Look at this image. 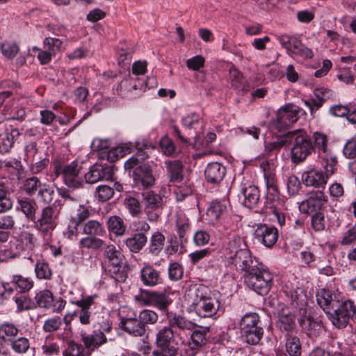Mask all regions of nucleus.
Segmentation results:
<instances>
[{
    "label": "nucleus",
    "instance_id": "47",
    "mask_svg": "<svg viewBox=\"0 0 356 356\" xmlns=\"http://www.w3.org/2000/svg\"><path fill=\"white\" fill-rule=\"evenodd\" d=\"M124 204L129 213L133 217H138L142 213V206L138 200L134 197H128L124 199Z\"/></svg>",
    "mask_w": 356,
    "mask_h": 356
},
{
    "label": "nucleus",
    "instance_id": "3",
    "mask_svg": "<svg viewBox=\"0 0 356 356\" xmlns=\"http://www.w3.org/2000/svg\"><path fill=\"white\" fill-rule=\"evenodd\" d=\"M167 175L176 188L174 193L178 202L183 201L193 194V183L184 175V165L179 160L165 162Z\"/></svg>",
    "mask_w": 356,
    "mask_h": 356
},
{
    "label": "nucleus",
    "instance_id": "21",
    "mask_svg": "<svg viewBox=\"0 0 356 356\" xmlns=\"http://www.w3.org/2000/svg\"><path fill=\"white\" fill-rule=\"evenodd\" d=\"M256 238L267 248H272L277 241L278 230L266 224L259 225L254 232Z\"/></svg>",
    "mask_w": 356,
    "mask_h": 356
},
{
    "label": "nucleus",
    "instance_id": "60",
    "mask_svg": "<svg viewBox=\"0 0 356 356\" xmlns=\"http://www.w3.org/2000/svg\"><path fill=\"white\" fill-rule=\"evenodd\" d=\"M43 44L47 50L55 55L57 51L60 50L63 42L58 38L48 37L44 38Z\"/></svg>",
    "mask_w": 356,
    "mask_h": 356
},
{
    "label": "nucleus",
    "instance_id": "14",
    "mask_svg": "<svg viewBox=\"0 0 356 356\" xmlns=\"http://www.w3.org/2000/svg\"><path fill=\"white\" fill-rule=\"evenodd\" d=\"M286 296L290 302L286 307H290L292 309L298 312L300 318L298 322L300 325L304 322L307 313V299L303 290L298 288L295 290L286 292Z\"/></svg>",
    "mask_w": 356,
    "mask_h": 356
},
{
    "label": "nucleus",
    "instance_id": "40",
    "mask_svg": "<svg viewBox=\"0 0 356 356\" xmlns=\"http://www.w3.org/2000/svg\"><path fill=\"white\" fill-rule=\"evenodd\" d=\"M66 345V348L63 351V356H87L83 344H80L74 340H69Z\"/></svg>",
    "mask_w": 356,
    "mask_h": 356
},
{
    "label": "nucleus",
    "instance_id": "54",
    "mask_svg": "<svg viewBox=\"0 0 356 356\" xmlns=\"http://www.w3.org/2000/svg\"><path fill=\"white\" fill-rule=\"evenodd\" d=\"M62 324L63 321L60 316H53L44 321L42 329L44 332H55L60 328Z\"/></svg>",
    "mask_w": 356,
    "mask_h": 356
},
{
    "label": "nucleus",
    "instance_id": "9",
    "mask_svg": "<svg viewBox=\"0 0 356 356\" xmlns=\"http://www.w3.org/2000/svg\"><path fill=\"white\" fill-rule=\"evenodd\" d=\"M82 166L74 161L69 164H58L54 168L56 177L63 176L65 184L69 188H78L83 186L84 181L80 172Z\"/></svg>",
    "mask_w": 356,
    "mask_h": 356
},
{
    "label": "nucleus",
    "instance_id": "41",
    "mask_svg": "<svg viewBox=\"0 0 356 356\" xmlns=\"http://www.w3.org/2000/svg\"><path fill=\"white\" fill-rule=\"evenodd\" d=\"M286 350L290 356H300L302 348L299 338L288 334L286 335Z\"/></svg>",
    "mask_w": 356,
    "mask_h": 356
},
{
    "label": "nucleus",
    "instance_id": "50",
    "mask_svg": "<svg viewBox=\"0 0 356 356\" xmlns=\"http://www.w3.org/2000/svg\"><path fill=\"white\" fill-rule=\"evenodd\" d=\"M169 326L177 327L180 330H189L191 328V322L186 320L184 316L177 315H168Z\"/></svg>",
    "mask_w": 356,
    "mask_h": 356
},
{
    "label": "nucleus",
    "instance_id": "11",
    "mask_svg": "<svg viewBox=\"0 0 356 356\" xmlns=\"http://www.w3.org/2000/svg\"><path fill=\"white\" fill-rule=\"evenodd\" d=\"M342 293L331 287L321 288L316 293L318 305L328 316L343 298Z\"/></svg>",
    "mask_w": 356,
    "mask_h": 356
},
{
    "label": "nucleus",
    "instance_id": "12",
    "mask_svg": "<svg viewBox=\"0 0 356 356\" xmlns=\"http://www.w3.org/2000/svg\"><path fill=\"white\" fill-rule=\"evenodd\" d=\"M300 111L298 106L292 104L280 108L276 120L272 122V127L280 132L289 129L298 120Z\"/></svg>",
    "mask_w": 356,
    "mask_h": 356
},
{
    "label": "nucleus",
    "instance_id": "63",
    "mask_svg": "<svg viewBox=\"0 0 356 356\" xmlns=\"http://www.w3.org/2000/svg\"><path fill=\"white\" fill-rule=\"evenodd\" d=\"M1 52L8 58H14L19 51L18 45L13 42H5L1 45Z\"/></svg>",
    "mask_w": 356,
    "mask_h": 356
},
{
    "label": "nucleus",
    "instance_id": "30",
    "mask_svg": "<svg viewBox=\"0 0 356 356\" xmlns=\"http://www.w3.org/2000/svg\"><path fill=\"white\" fill-rule=\"evenodd\" d=\"M165 236L160 231L153 232L149 238L148 252L154 256H159L164 248Z\"/></svg>",
    "mask_w": 356,
    "mask_h": 356
},
{
    "label": "nucleus",
    "instance_id": "6",
    "mask_svg": "<svg viewBox=\"0 0 356 356\" xmlns=\"http://www.w3.org/2000/svg\"><path fill=\"white\" fill-rule=\"evenodd\" d=\"M156 345L159 348L153 352L154 356H177L178 343L175 332L170 326H163L159 329L156 334Z\"/></svg>",
    "mask_w": 356,
    "mask_h": 356
},
{
    "label": "nucleus",
    "instance_id": "58",
    "mask_svg": "<svg viewBox=\"0 0 356 356\" xmlns=\"http://www.w3.org/2000/svg\"><path fill=\"white\" fill-rule=\"evenodd\" d=\"M27 163L30 164L31 171L33 174H37L41 172L47 167L49 159L43 157L42 155H38V158Z\"/></svg>",
    "mask_w": 356,
    "mask_h": 356
},
{
    "label": "nucleus",
    "instance_id": "4",
    "mask_svg": "<svg viewBox=\"0 0 356 356\" xmlns=\"http://www.w3.org/2000/svg\"><path fill=\"white\" fill-rule=\"evenodd\" d=\"M289 144L292 145L291 159L293 163L305 161L314 150L310 136L301 129L287 132Z\"/></svg>",
    "mask_w": 356,
    "mask_h": 356
},
{
    "label": "nucleus",
    "instance_id": "15",
    "mask_svg": "<svg viewBox=\"0 0 356 356\" xmlns=\"http://www.w3.org/2000/svg\"><path fill=\"white\" fill-rule=\"evenodd\" d=\"M298 312L292 309L290 307H284L278 312V320L276 323L277 327L282 332H293L296 328V320Z\"/></svg>",
    "mask_w": 356,
    "mask_h": 356
},
{
    "label": "nucleus",
    "instance_id": "2",
    "mask_svg": "<svg viewBox=\"0 0 356 356\" xmlns=\"http://www.w3.org/2000/svg\"><path fill=\"white\" fill-rule=\"evenodd\" d=\"M191 312H194L200 318L215 320L220 313L222 314L219 299L209 296V289L204 285L189 286L184 293Z\"/></svg>",
    "mask_w": 356,
    "mask_h": 356
},
{
    "label": "nucleus",
    "instance_id": "43",
    "mask_svg": "<svg viewBox=\"0 0 356 356\" xmlns=\"http://www.w3.org/2000/svg\"><path fill=\"white\" fill-rule=\"evenodd\" d=\"M138 316L145 328L147 329L149 325L156 324L159 321V314L154 310L149 309H144L139 312Z\"/></svg>",
    "mask_w": 356,
    "mask_h": 356
},
{
    "label": "nucleus",
    "instance_id": "5",
    "mask_svg": "<svg viewBox=\"0 0 356 356\" xmlns=\"http://www.w3.org/2000/svg\"><path fill=\"white\" fill-rule=\"evenodd\" d=\"M62 204L60 201H55L52 204L44 207L40 213L39 218L33 221L35 228L40 232L44 237L51 234L58 225Z\"/></svg>",
    "mask_w": 356,
    "mask_h": 356
},
{
    "label": "nucleus",
    "instance_id": "36",
    "mask_svg": "<svg viewBox=\"0 0 356 356\" xmlns=\"http://www.w3.org/2000/svg\"><path fill=\"white\" fill-rule=\"evenodd\" d=\"M264 332L263 327H256V328L241 330V334L242 337L247 343L257 345L261 340Z\"/></svg>",
    "mask_w": 356,
    "mask_h": 356
},
{
    "label": "nucleus",
    "instance_id": "51",
    "mask_svg": "<svg viewBox=\"0 0 356 356\" xmlns=\"http://www.w3.org/2000/svg\"><path fill=\"white\" fill-rule=\"evenodd\" d=\"M42 185L43 184L40 181V179L33 176L24 181L23 188L26 194L33 195L35 192H38Z\"/></svg>",
    "mask_w": 356,
    "mask_h": 356
},
{
    "label": "nucleus",
    "instance_id": "44",
    "mask_svg": "<svg viewBox=\"0 0 356 356\" xmlns=\"http://www.w3.org/2000/svg\"><path fill=\"white\" fill-rule=\"evenodd\" d=\"M227 211V206L219 200H213L207 209V215L213 219H218Z\"/></svg>",
    "mask_w": 356,
    "mask_h": 356
},
{
    "label": "nucleus",
    "instance_id": "48",
    "mask_svg": "<svg viewBox=\"0 0 356 356\" xmlns=\"http://www.w3.org/2000/svg\"><path fill=\"white\" fill-rule=\"evenodd\" d=\"M290 54L296 55L303 58H312L314 53L312 50L306 47L302 42L298 39Z\"/></svg>",
    "mask_w": 356,
    "mask_h": 356
},
{
    "label": "nucleus",
    "instance_id": "35",
    "mask_svg": "<svg viewBox=\"0 0 356 356\" xmlns=\"http://www.w3.org/2000/svg\"><path fill=\"white\" fill-rule=\"evenodd\" d=\"M243 250H250L248 248L245 241L239 236H234L232 240L229 242L227 248H226L225 258L227 259L228 256L238 254V253Z\"/></svg>",
    "mask_w": 356,
    "mask_h": 356
},
{
    "label": "nucleus",
    "instance_id": "29",
    "mask_svg": "<svg viewBox=\"0 0 356 356\" xmlns=\"http://www.w3.org/2000/svg\"><path fill=\"white\" fill-rule=\"evenodd\" d=\"M17 203V210L21 211L29 220L35 221L38 208L36 202L33 199L22 197L18 199Z\"/></svg>",
    "mask_w": 356,
    "mask_h": 356
},
{
    "label": "nucleus",
    "instance_id": "56",
    "mask_svg": "<svg viewBox=\"0 0 356 356\" xmlns=\"http://www.w3.org/2000/svg\"><path fill=\"white\" fill-rule=\"evenodd\" d=\"M154 291L140 289V292L135 296L134 299L141 306H152Z\"/></svg>",
    "mask_w": 356,
    "mask_h": 356
},
{
    "label": "nucleus",
    "instance_id": "25",
    "mask_svg": "<svg viewBox=\"0 0 356 356\" xmlns=\"http://www.w3.org/2000/svg\"><path fill=\"white\" fill-rule=\"evenodd\" d=\"M226 174V168L218 162L210 163L207 165L204 175L207 181L210 184H219Z\"/></svg>",
    "mask_w": 356,
    "mask_h": 356
},
{
    "label": "nucleus",
    "instance_id": "8",
    "mask_svg": "<svg viewBox=\"0 0 356 356\" xmlns=\"http://www.w3.org/2000/svg\"><path fill=\"white\" fill-rule=\"evenodd\" d=\"M103 258L108 263L109 273L118 282H124L127 275L121 270L124 255L119 248L113 244L105 246L103 251Z\"/></svg>",
    "mask_w": 356,
    "mask_h": 356
},
{
    "label": "nucleus",
    "instance_id": "18",
    "mask_svg": "<svg viewBox=\"0 0 356 356\" xmlns=\"http://www.w3.org/2000/svg\"><path fill=\"white\" fill-rule=\"evenodd\" d=\"M35 300L38 307L57 312H60L65 306V300L60 298L55 300L53 293L49 290H42L37 293Z\"/></svg>",
    "mask_w": 356,
    "mask_h": 356
},
{
    "label": "nucleus",
    "instance_id": "31",
    "mask_svg": "<svg viewBox=\"0 0 356 356\" xmlns=\"http://www.w3.org/2000/svg\"><path fill=\"white\" fill-rule=\"evenodd\" d=\"M147 237L145 234L136 232L124 241L128 249L134 253L139 252L146 245Z\"/></svg>",
    "mask_w": 356,
    "mask_h": 356
},
{
    "label": "nucleus",
    "instance_id": "22",
    "mask_svg": "<svg viewBox=\"0 0 356 356\" xmlns=\"http://www.w3.org/2000/svg\"><path fill=\"white\" fill-rule=\"evenodd\" d=\"M210 331L211 327L209 325L197 326L191 335V341L188 343L189 348L193 351L201 349L209 341Z\"/></svg>",
    "mask_w": 356,
    "mask_h": 356
},
{
    "label": "nucleus",
    "instance_id": "52",
    "mask_svg": "<svg viewBox=\"0 0 356 356\" xmlns=\"http://www.w3.org/2000/svg\"><path fill=\"white\" fill-rule=\"evenodd\" d=\"M54 195L55 193L53 188L46 184H43L38 192V199L48 205L53 201Z\"/></svg>",
    "mask_w": 356,
    "mask_h": 356
},
{
    "label": "nucleus",
    "instance_id": "27",
    "mask_svg": "<svg viewBox=\"0 0 356 356\" xmlns=\"http://www.w3.org/2000/svg\"><path fill=\"white\" fill-rule=\"evenodd\" d=\"M140 280L146 286L152 287L161 282L160 272L147 265L140 270Z\"/></svg>",
    "mask_w": 356,
    "mask_h": 356
},
{
    "label": "nucleus",
    "instance_id": "42",
    "mask_svg": "<svg viewBox=\"0 0 356 356\" xmlns=\"http://www.w3.org/2000/svg\"><path fill=\"white\" fill-rule=\"evenodd\" d=\"M19 331V328L15 325L6 322L0 325V337L4 341H12Z\"/></svg>",
    "mask_w": 356,
    "mask_h": 356
},
{
    "label": "nucleus",
    "instance_id": "28",
    "mask_svg": "<svg viewBox=\"0 0 356 356\" xmlns=\"http://www.w3.org/2000/svg\"><path fill=\"white\" fill-rule=\"evenodd\" d=\"M20 136V131L17 128L7 129L0 134V152L8 153L13 147L15 139Z\"/></svg>",
    "mask_w": 356,
    "mask_h": 356
},
{
    "label": "nucleus",
    "instance_id": "34",
    "mask_svg": "<svg viewBox=\"0 0 356 356\" xmlns=\"http://www.w3.org/2000/svg\"><path fill=\"white\" fill-rule=\"evenodd\" d=\"M83 234L91 236H102L106 234L103 225L97 220H90L82 225Z\"/></svg>",
    "mask_w": 356,
    "mask_h": 356
},
{
    "label": "nucleus",
    "instance_id": "38",
    "mask_svg": "<svg viewBox=\"0 0 356 356\" xmlns=\"http://www.w3.org/2000/svg\"><path fill=\"white\" fill-rule=\"evenodd\" d=\"M11 284L21 293H25L33 286V282L31 280L21 275H13Z\"/></svg>",
    "mask_w": 356,
    "mask_h": 356
},
{
    "label": "nucleus",
    "instance_id": "19",
    "mask_svg": "<svg viewBox=\"0 0 356 356\" xmlns=\"http://www.w3.org/2000/svg\"><path fill=\"white\" fill-rule=\"evenodd\" d=\"M113 175V170L111 166L95 163L85 173L83 181L87 184H93L100 181L109 180L112 179Z\"/></svg>",
    "mask_w": 356,
    "mask_h": 356
},
{
    "label": "nucleus",
    "instance_id": "39",
    "mask_svg": "<svg viewBox=\"0 0 356 356\" xmlns=\"http://www.w3.org/2000/svg\"><path fill=\"white\" fill-rule=\"evenodd\" d=\"M256 327H263L260 321V317L255 312L245 314L241 319V330L245 329L256 328Z\"/></svg>",
    "mask_w": 356,
    "mask_h": 356
},
{
    "label": "nucleus",
    "instance_id": "64",
    "mask_svg": "<svg viewBox=\"0 0 356 356\" xmlns=\"http://www.w3.org/2000/svg\"><path fill=\"white\" fill-rule=\"evenodd\" d=\"M343 154L347 159H353L356 157V137L346 142L343 149Z\"/></svg>",
    "mask_w": 356,
    "mask_h": 356
},
{
    "label": "nucleus",
    "instance_id": "24",
    "mask_svg": "<svg viewBox=\"0 0 356 356\" xmlns=\"http://www.w3.org/2000/svg\"><path fill=\"white\" fill-rule=\"evenodd\" d=\"M328 179L324 172L317 168H312L305 171L302 175V183L306 186L324 188Z\"/></svg>",
    "mask_w": 356,
    "mask_h": 356
},
{
    "label": "nucleus",
    "instance_id": "53",
    "mask_svg": "<svg viewBox=\"0 0 356 356\" xmlns=\"http://www.w3.org/2000/svg\"><path fill=\"white\" fill-rule=\"evenodd\" d=\"M13 204V200L9 197L8 190L3 186H0V213L10 210Z\"/></svg>",
    "mask_w": 356,
    "mask_h": 356
},
{
    "label": "nucleus",
    "instance_id": "45",
    "mask_svg": "<svg viewBox=\"0 0 356 356\" xmlns=\"http://www.w3.org/2000/svg\"><path fill=\"white\" fill-rule=\"evenodd\" d=\"M114 195V188L102 184L98 186L95 191L94 196L99 202H106L109 200Z\"/></svg>",
    "mask_w": 356,
    "mask_h": 356
},
{
    "label": "nucleus",
    "instance_id": "7",
    "mask_svg": "<svg viewBox=\"0 0 356 356\" xmlns=\"http://www.w3.org/2000/svg\"><path fill=\"white\" fill-rule=\"evenodd\" d=\"M334 326L339 329L344 328L350 320L356 318V305L355 302L344 297L337 307L327 316Z\"/></svg>",
    "mask_w": 356,
    "mask_h": 356
},
{
    "label": "nucleus",
    "instance_id": "55",
    "mask_svg": "<svg viewBox=\"0 0 356 356\" xmlns=\"http://www.w3.org/2000/svg\"><path fill=\"white\" fill-rule=\"evenodd\" d=\"M95 330L102 332L104 335L111 333L113 330V323L110 318L106 315L98 317V319L95 325Z\"/></svg>",
    "mask_w": 356,
    "mask_h": 356
},
{
    "label": "nucleus",
    "instance_id": "49",
    "mask_svg": "<svg viewBox=\"0 0 356 356\" xmlns=\"http://www.w3.org/2000/svg\"><path fill=\"white\" fill-rule=\"evenodd\" d=\"M35 272L38 279L50 280L52 271L48 263L44 261H38L35 265Z\"/></svg>",
    "mask_w": 356,
    "mask_h": 356
},
{
    "label": "nucleus",
    "instance_id": "17",
    "mask_svg": "<svg viewBox=\"0 0 356 356\" xmlns=\"http://www.w3.org/2000/svg\"><path fill=\"white\" fill-rule=\"evenodd\" d=\"M134 316H122L119 323V327L127 334L136 337H143L147 329L145 328L138 315L134 312Z\"/></svg>",
    "mask_w": 356,
    "mask_h": 356
},
{
    "label": "nucleus",
    "instance_id": "57",
    "mask_svg": "<svg viewBox=\"0 0 356 356\" xmlns=\"http://www.w3.org/2000/svg\"><path fill=\"white\" fill-rule=\"evenodd\" d=\"M19 241L26 250H33L35 246L36 238L34 234L23 231L19 234Z\"/></svg>",
    "mask_w": 356,
    "mask_h": 356
},
{
    "label": "nucleus",
    "instance_id": "59",
    "mask_svg": "<svg viewBox=\"0 0 356 356\" xmlns=\"http://www.w3.org/2000/svg\"><path fill=\"white\" fill-rule=\"evenodd\" d=\"M11 347L17 353H25L30 348V341L26 337H19L12 341Z\"/></svg>",
    "mask_w": 356,
    "mask_h": 356
},
{
    "label": "nucleus",
    "instance_id": "32",
    "mask_svg": "<svg viewBox=\"0 0 356 356\" xmlns=\"http://www.w3.org/2000/svg\"><path fill=\"white\" fill-rule=\"evenodd\" d=\"M107 229L115 236H123L127 229L124 220L118 216H110L106 220Z\"/></svg>",
    "mask_w": 356,
    "mask_h": 356
},
{
    "label": "nucleus",
    "instance_id": "26",
    "mask_svg": "<svg viewBox=\"0 0 356 356\" xmlns=\"http://www.w3.org/2000/svg\"><path fill=\"white\" fill-rule=\"evenodd\" d=\"M134 180L144 187H149L154 184V177L151 168L147 165L137 166L134 171Z\"/></svg>",
    "mask_w": 356,
    "mask_h": 356
},
{
    "label": "nucleus",
    "instance_id": "16",
    "mask_svg": "<svg viewBox=\"0 0 356 356\" xmlns=\"http://www.w3.org/2000/svg\"><path fill=\"white\" fill-rule=\"evenodd\" d=\"M80 337L81 341L86 350L87 356H90L95 350L108 342L106 335L95 330L90 334L86 331H81Z\"/></svg>",
    "mask_w": 356,
    "mask_h": 356
},
{
    "label": "nucleus",
    "instance_id": "46",
    "mask_svg": "<svg viewBox=\"0 0 356 356\" xmlns=\"http://www.w3.org/2000/svg\"><path fill=\"white\" fill-rule=\"evenodd\" d=\"M104 244V241L98 236H86L79 241V245L87 249L99 250Z\"/></svg>",
    "mask_w": 356,
    "mask_h": 356
},
{
    "label": "nucleus",
    "instance_id": "10",
    "mask_svg": "<svg viewBox=\"0 0 356 356\" xmlns=\"http://www.w3.org/2000/svg\"><path fill=\"white\" fill-rule=\"evenodd\" d=\"M142 204L147 220L152 222H158L163 210L162 197L153 191H145L142 193Z\"/></svg>",
    "mask_w": 356,
    "mask_h": 356
},
{
    "label": "nucleus",
    "instance_id": "23",
    "mask_svg": "<svg viewBox=\"0 0 356 356\" xmlns=\"http://www.w3.org/2000/svg\"><path fill=\"white\" fill-rule=\"evenodd\" d=\"M238 196L245 207L249 209L259 207L260 203V193L258 187L256 186L249 185L243 187Z\"/></svg>",
    "mask_w": 356,
    "mask_h": 356
},
{
    "label": "nucleus",
    "instance_id": "37",
    "mask_svg": "<svg viewBox=\"0 0 356 356\" xmlns=\"http://www.w3.org/2000/svg\"><path fill=\"white\" fill-rule=\"evenodd\" d=\"M172 300L169 294L165 292L154 291L152 307L157 308L161 312H168L169 306L172 304Z\"/></svg>",
    "mask_w": 356,
    "mask_h": 356
},
{
    "label": "nucleus",
    "instance_id": "13",
    "mask_svg": "<svg viewBox=\"0 0 356 356\" xmlns=\"http://www.w3.org/2000/svg\"><path fill=\"white\" fill-rule=\"evenodd\" d=\"M327 202V197L322 190L312 191L307 194V198L302 201L300 209L305 213L321 211Z\"/></svg>",
    "mask_w": 356,
    "mask_h": 356
},
{
    "label": "nucleus",
    "instance_id": "20",
    "mask_svg": "<svg viewBox=\"0 0 356 356\" xmlns=\"http://www.w3.org/2000/svg\"><path fill=\"white\" fill-rule=\"evenodd\" d=\"M95 297L96 296H88L72 302V304L79 308L74 312V314H76L79 323L83 325H88L91 323L92 313L90 308L95 303L94 300Z\"/></svg>",
    "mask_w": 356,
    "mask_h": 356
},
{
    "label": "nucleus",
    "instance_id": "1",
    "mask_svg": "<svg viewBox=\"0 0 356 356\" xmlns=\"http://www.w3.org/2000/svg\"><path fill=\"white\" fill-rule=\"evenodd\" d=\"M227 262L244 272L246 285L261 296L268 293L271 288L273 275L262 264L254 260L250 250H243L238 254L227 257Z\"/></svg>",
    "mask_w": 356,
    "mask_h": 356
},
{
    "label": "nucleus",
    "instance_id": "61",
    "mask_svg": "<svg viewBox=\"0 0 356 356\" xmlns=\"http://www.w3.org/2000/svg\"><path fill=\"white\" fill-rule=\"evenodd\" d=\"M323 161L325 163V172H323L326 175L327 178L329 179L337 170L336 165L337 163V159L334 156L326 155L323 158Z\"/></svg>",
    "mask_w": 356,
    "mask_h": 356
},
{
    "label": "nucleus",
    "instance_id": "33",
    "mask_svg": "<svg viewBox=\"0 0 356 356\" xmlns=\"http://www.w3.org/2000/svg\"><path fill=\"white\" fill-rule=\"evenodd\" d=\"M176 231L181 243L188 242L187 232L190 229L189 219L184 214H178L175 221Z\"/></svg>",
    "mask_w": 356,
    "mask_h": 356
},
{
    "label": "nucleus",
    "instance_id": "62",
    "mask_svg": "<svg viewBox=\"0 0 356 356\" xmlns=\"http://www.w3.org/2000/svg\"><path fill=\"white\" fill-rule=\"evenodd\" d=\"M184 269L177 262L171 263L168 267V277L170 280L177 281L182 278Z\"/></svg>",
    "mask_w": 356,
    "mask_h": 356
}]
</instances>
